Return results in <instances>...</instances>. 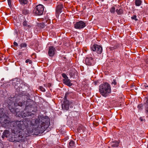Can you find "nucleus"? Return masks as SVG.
<instances>
[{
  "instance_id": "nucleus-1",
  "label": "nucleus",
  "mask_w": 148,
  "mask_h": 148,
  "mask_svg": "<svg viewBox=\"0 0 148 148\" xmlns=\"http://www.w3.org/2000/svg\"><path fill=\"white\" fill-rule=\"evenodd\" d=\"M25 96H19L14 98L13 102L10 99L8 101V107L13 113L19 117H28L23 121L10 122L7 113L4 112V109L0 108V123L5 128L11 129L14 137H10L9 140L12 142H18L23 143L26 140V137L29 134L33 132L40 134L45 131L50 124V119L47 116L38 115L36 118L35 115L30 112H24L23 115L19 114L20 110L16 107L22 106L25 102Z\"/></svg>"
},
{
  "instance_id": "nucleus-2",
  "label": "nucleus",
  "mask_w": 148,
  "mask_h": 148,
  "mask_svg": "<svg viewBox=\"0 0 148 148\" xmlns=\"http://www.w3.org/2000/svg\"><path fill=\"white\" fill-rule=\"evenodd\" d=\"M99 87L100 94L104 97H107L111 93L110 86L107 82L100 85Z\"/></svg>"
},
{
  "instance_id": "nucleus-3",
  "label": "nucleus",
  "mask_w": 148,
  "mask_h": 148,
  "mask_svg": "<svg viewBox=\"0 0 148 148\" xmlns=\"http://www.w3.org/2000/svg\"><path fill=\"white\" fill-rule=\"evenodd\" d=\"M44 10L43 6L41 4L37 5L33 10V13L36 15L40 16L43 14Z\"/></svg>"
},
{
  "instance_id": "nucleus-4",
  "label": "nucleus",
  "mask_w": 148,
  "mask_h": 148,
  "mask_svg": "<svg viewBox=\"0 0 148 148\" xmlns=\"http://www.w3.org/2000/svg\"><path fill=\"white\" fill-rule=\"evenodd\" d=\"M62 77L64 78L63 79V83L69 87L71 86L73 84L71 82V81L67 77L66 74L64 73L62 74Z\"/></svg>"
},
{
  "instance_id": "nucleus-5",
  "label": "nucleus",
  "mask_w": 148,
  "mask_h": 148,
  "mask_svg": "<svg viewBox=\"0 0 148 148\" xmlns=\"http://www.w3.org/2000/svg\"><path fill=\"white\" fill-rule=\"evenodd\" d=\"M86 26L84 22L80 21L76 22L74 25V27L77 29H81L84 28Z\"/></svg>"
},
{
  "instance_id": "nucleus-6",
  "label": "nucleus",
  "mask_w": 148,
  "mask_h": 148,
  "mask_svg": "<svg viewBox=\"0 0 148 148\" xmlns=\"http://www.w3.org/2000/svg\"><path fill=\"white\" fill-rule=\"evenodd\" d=\"M91 49L93 51H96L98 54H101L102 51V48L100 46L98 45L94 44L91 47Z\"/></svg>"
},
{
  "instance_id": "nucleus-7",
  "label": "nucleus",
  "mask_w": 148,
  "mask_h": 148,
  "mask_svg": "<svg viewBox=\"0 0 148 148\" xmlns=\"http://www.w3.org/2000/svg\"><path fill=\"white\" fill-rule=\"evenodd\" d=\"M48 50V54L49 56H53L56 52V49L53 46H50L49 47Z\"/></svg>"
},
{
  "instance_id": "nucleus-8",
  "label": "nucleus",
  "mask_w": 148,
  "mask_h": 148,
  "mask_svg": "<svg viewBox=\"0 0 148 148\" xmlns=\"http://www.w3.org/2000/svg\"><path fill=\"white\" fill-rule=\"evenodd\" d=\"M62 109L67 111L69 108V102L67 100H65L62 104Z\"/></svg>"
},
{
  "instance_id": "nucleus-9",
  "label": "nucleus",
  "mask_w": 148,
  "mask_h": 148,
  "mask_svg": "<svg viewBox=\"0 0 148 148\" xmlns=\"http://www.w3.org/2000/svg\"><path fill=\"white\" fill-rule=\"evenodd\" d=\"M93 61V58L90 56H88L86 58L85 60L86 64L87 65H90L92 64V62Z\"/></svg>"
},
{
  "instance_id": "nucleus-10",
  "label": "nucleus",
  "mask_w": 148,
  "mask_h": 148,
  "mask_svg": "<svg viewBox=\"0 0 148 148\" xmlns=\"http://www.w3.org/2000/svg\"><path fill=\"white\" fill-rule=\"evenodd\" d=\"M63 8V5L62 4L60 3L58 4L56 9V11L57 13L60 14L61 13L62 11V10Z\"/></svg>"
},
{
  "instance_id": "nucleus-11",
  "label": "nucleus",
  "mask_w": 148,
  "mask_h": 148,
  "mask_svg": "<svg viewBox=\"0 0 148 148\" xmlns=\"http://www.w3.org/2000/svg\"><path fill=\"white\" fill-rule=\"evenodd\" d=\"M77 71L74 69H70L69 71V74L70 77H71L74 78L75 77V75L77 74Z\"/></svg>"
},
{
  "instance_id": "nucleus-12",
  "label": "nucleus",
  "mask_w": 148,
  "mask_h": 148,
  "mask_svg": "<svg viewBox=\"0 0 148 148\" xmlns=\"http://www.w3.org/2000/svg\"><path fill=\"white\" fill-rule=\"evenodd\" d=\"M9 134L10 132L9 130H5L3 133L1 137L2 138H4L5 137L7 138L9 136Z\"/></svg>"
},
{
  "instance_id": "nucleus-13",
  "label": "nucleus",
  "mask_w": 148,
  "mask_h": 148,
  "mask_svg": "<svg viewBox=\"0 0 148 148\" xmlns=\"http://www.w3.org/2000/svg\"><path fill=\"white\" fill-rule=\"evenodd\" d=\"M23 26L25 27L26 28V27H28L29 28H30L32 26L31 25L29 24L27 21H24L22 23Z\"/></svg>"
},
{
  "instance_id": "nucleus-14",
  "label": "nucleus",
  "mask_w": 148,
  "mask_h": 148,
  "mask_svg": "<svg viewBox=\"0 0 148 148\" xmlns=\"http://www.w3.org/2000/svg\"><path fill=\"white\" fill-rule=\"evenodd\" d=\"M119 141H113L112 143L111 146L113 147H118L119 146Z\"/></svg>"
},
{
  "instance_id": "nucleus-15",
  "label": "nucleus",
  "mask_w": 148,
  "mask_h": 148,
  "mask_svg": "<svg viewBox=\"0 0 148 148\" xmlns=\"http://www.w3.org/2000/svg\"><path fill=\"white\" fill-rule=\"evenodd\" d=\"M22 14H23L26 15L29 13V11L26 8H24L22 10Z\"/></svg>"
},
{
  "instance_id": "nucleus-16",
  "label": "nucleus",
  "mask_w": 148,
  "mask_h": 148,
  "mask_svg": "<svg viewBox=\"0 0 148 148\" xmlns=\"http://www.w3.org/2000/svg\"><path fill=\"white\" fill-rule=\"evenodd\" d=\"M116 12L117 14L119 15L121 14L123 12V10L122 8H119V9H117L116 10Z\"/></svg>"
},
{
  "instance_id": "nucleus-17",
  "label": "nucleus",
  "mask_w": 148,
  "mask_h": 148,
  "mask_svg": "<svg viewBox=\"0 0 148 148\" xmlns=\"http://www.w3.org/2000/svg\"><path fill=\"white\" fill-rule=\"evenodd\" d=\"M142 3L141 0H136L135 4L136 6H140Z\"/></svg>"
},
{
  "instance_id": "nucleus-18",
  "label": "nucleus",
  "mask_w": 148,
  "mask_h": 148,
  "mask_svg": "<svg viewBox=\"0 0 148 148\" xmlns=\"http://www.w3.org/2000/svg\"><path fill=\"white\" fill-rule=\"evenodd\" d=\"M46 25H47V24H46V23L44 22H42L41 23H40L38 24V26L42 28H43Z\"/></svg>"
},
{
  "instance_id": "nucleus-19",
  "label": "nucleus",
  "mask_w": 148,
  "mask_h": 148,
  "mask_svg": "<svg viewBox=\"0 0 148 148\" xmlns=\"http://www.w3.org/2000/svg\"><path fill=\"white\" fill-rule=\"evenodd\" d=\"M19 1L21 4L24 5L27 4L28 2L27 0H19Z\"/></svg>"
},
{
  "instance_id": "nucleus-20",
  "label": "nucleus",
  "mask_w": 148,
  "mask_h": 148,
  "mask_svg": "<svg viewBox=\"0 0 148 148\" xmlns=\"http://www.w3.org/2000/svg\"><path fill=\"white\" fill-rule=\"evenodd\" d=\"M141 87L142 89H145L148 87V86L146 83H144L141 85Z\"/></svg>"
},
{
  "instance_id": "nucleus-21",
  "label": "nucleus",
  "mask_w": 148,
  "mask_h": 148,
  "mask_svg": "<svg viewBox=\"0 0 148 148\" xmlns=\"http://www.w3.org/2000/svg\"><path fill=\"white\" fill-rule=\"evenodd\" d=\"M137 108L140 110H141L143 109V106L142 104H139L137 106Z\"/></svg>"
},
{
  "instance_id": "nucleus-22",
  "label": "nucleus",
  "mask_w": 148,
  "mask_h": 148,
  "mask_svg": "<svg viewBox=\"0 0 148 148\" xmlns=\"http://www.w3.org/2000/svg\"><path fill=\"white\" fill-rule=\"evenodd\" d=\"M27 45L25 43H22L20 45V47L21 48H26L27 46Z\"/></svg>"
},
{
  "instance_id": "nucleus-23",
  "label": "nucleus",
  "mask_w": 148,
  "mask_h": 148,
  "mask_svg": "<svg viewBox=\"0 0 148 148\" xmlns=\"http://www.w3.org/2000/svg\"><path fill=\"white\" fill-rule=\"evenodd\" d=\"M75 144L73 140H71L69 143L70 146L71 147H74L75 145Z\"/></svg>"
},
{
  "instance_id": "nucleus-24",
  "label": "nucleus",
  "mask_w": 148,
  "mask_h": 148,
  "mask_svg": "<svg viewBox=\"0 0 148 148\" xmlns=\"http://www.w3.org/2000/svg\"><path fill=\"white\" fill-rule=\"evenodd\" d=\"M110 12L113 14H114L115 11V8L114 7H112L110 9Z\"/></svg>"
},
{
  "instance_id": "nucleus-25",
  "label": "nucleus",
  "mask_w": 148,
  "mask_h": 148,
  "mask_svg": "<svg viewBox=\"0 0 148 148\" xmlns=\"http://www.w3.org/2000/svg\"><path fill=\"white\" fill-rule=\"evenodd\" d=\"M25 62L26 63H29V64H32V61L29 59H27L25 61Z\"/></svg>"
},
{
  "instance_id": "nucleus-26",
  "label": "nucleus",
  "mask_w": 148,
  "mask_h": 148,
  "mask_svg": "<svg viewBox=\"0 0 148 148\" xmlns=\"http://www.w3.org/2000/svg\"><path fill=\"white\" fill-rule=\"evenodd\" d=\"M145 113L146 114H148V104L145 107Z\"/></svg>"
},
{
  "instance_id": "nucleus-27",
  "label": "nucleus",
  "mask_w": 148,
  "mask_h": 148,
  "mask_svg": "<svg viewBox=\"0 0 148 148\" xmlns=\"http://www.w3.org/2000/svg\"><path fill=\"white\" fill-rule=\"evenodd\" d=\"M40 90L42 92H45V90L44 88L42 86H40Z\"/></svg>"
},
{
  "instance_id": "nucleus-28",
  "label": "nucleus",
  "mask_w": 148,
  "mask_h": 148,
  "mask_svg": "<svg viewBox=\"0 0 148 148\" xmlns=\"http://www.w3.org/2000/svg\"><path fill=\"white\" fill-rule=\"evenodd\" d=\"M131 18L132 19H134L136 21L138 20L136 18V15H134L133 16H132L131 17Z\"/></svg>"
},
{
  "instance_id": "nucleus-29",
  "label": "nucleus",
  "mask_w": 148,
  "mask_h": 148,
  "mask_svg": "<svg viewBox=\"0 0 148 148\" xmlns=\"http://www.w3.org/2000/svg\"><path fill=\"white\" fill-rule=\"evenodd\" d=\"M9 6L10 7L12 6V4L11 0H7Z\"/></svg>"
},
{
  "instance_id": "nucleus-30",
  "label": "nucleus",
  "mask_w": 148,
  "mask_h": 148,
  "mask_svg": "<svg viewBox=\"0 0 148 148\" xmlns=\"http://www.w3.org/2000/svg\"><path fill=\"white\" fill-rule=\"evenodd\" d=\"M112 84H114V85H116V80L115 79H114L112 82Z\"/></svg>"
},
{
  "instance_id": "nucleus-31",
  "label": "nucleus",
  "mask_w": 148,
  "mask_h": 148,
  "mask_svg": "<svg viewBox=\"0 0 148 148\" xmlns=\"http://www.w3.org/2000/svg\"><path fill=\"white\" fill-rule=\"evenodd\" d=\"M2 58H4L5 61H6L8 58V56H2Z\"/></svg>"
},
{
  "instance_id": "nucleus-32",
  "label": "nucleus",
  "mask_w": 148,
  "mask_h": 148,
  "mask_svg": "<svg viewBox=\"0 0 148 148\" xmlns=\"http://www.w3.org/2000/svg\"><path fill=\"white\" fill-rule=\"evenodd\" d=\"M13 81L14 82H13V85H15V83H16V84H18V81H17V80H14Z\"/></svg>"
},
{
  "instance_id": "nucleus-33",
  "label": "nucleus",
  "mask_w": 148,
  "mask_h": 148,
  "mask_svg": "<svg viewBox=\"0 0 148 148\" xmlns=\"http://www.w3.org/2000/svg\"><path fill=\"white\" fill-rule=\"evenodd\" d=\"M13 45L14 46L16 47H17L18 46V44L16 42H14L13 43Z\"/></svg>"
},
{
  "instance_id": "nucleus-34",
  "label": "nucleus",
  "mask_w": 148,
  "mask_h": 148,
  "mask_svg": "<svg viewBox=\"0 0 148 148\" xmlns=\"http://www.w3.org/2000/svg\"><path fill=\"white\" fill-rule=\"evenodd\" d=\"M46 24H49L50 23V21L49 20H47L46 21Z\"/></svg>"
},
{
  "instance_id": "nucleus-35",
  "label": "nucleus",
  "mask_w": 148,
  "mask_h": 148,
  "mask_svg": "<svg viewBox=\"0 0 148 148\" xmlns=\"http://www.w3.org/2000/svg\"><path fill=\"white\" fill-rule=\"evenodd\" d=\"M56 48V49L58 51L60 50L61 49V47L60 46H57Z\"/></svg>"
},
{
  "instance_id": "nucleus-36",
  "label": "nucleus",
  "mask_w": 148,
  "mask_h": 148,
  "mask_svg": "<svg viewBox=\"0 0 148 148\" xmlns=\"http://www.w3.org/2000/svg\"><path fill=\"white\" fill-rule=\"evenodd\" d=\"M144 61L147 64H148V58H146V59H145Z\"/></svg>"
},
{
  "instance_id": "nucleus-37",
  "label": "nucleus",
  "mask_w": 148,
  "mask_h": 148,
  "mask_svg": "<svg viewBox=\"0 0 148 148\" xmlns=\"http://www.w3.org/2000/svg\"><path fill=\"white\" fill-rule=\"evenodd\" d=\"M108 49H110V50H113L114 49V47H109Z\"/></svg>"
},
{
  "instance_id": "nucleus-38",
  "label": "nucleus",
  "mask_w": 148,
  "mask_h": 148,
  "mask_svg": "<svg viewBox=\"0 0 148 148\" xmlns=\"http://www.w3.org/2000/svg\"><path fill=\"white\" fill-rule=\"evenodd\" d=\"M4 58H2V56H0V61H4Z\"/></svg>"
},
{
  "instance_id": "nucleus-39",
  "label": "nucleus",
  "mask_w": 148,
  "mask_h": 148,
  "mask_svg": "<svg viewBox=\"0 0 148 148\" xmlns=\"http://www.w3.org/2000/svg\"><path fill=\"white\" fill-rule=\"evenodd\" d=\"M143 118H143V117H140V120L141 121H143V120H145L144 119H143Z\"/></svg>"
},
{
  "instance_id": "nucleus-40",
  "label": "nucleus",
  "mask_w": 148,
  "mask_h": 148,
  "mask_svg": "<svg viewBox=\"0 0 148 148\" xmlns=\"http://www.w3.org/2000/svg\"><path fill=\"white\" fill-rule=\"evenodd\" d=\"M0 148H3V145L0 143Z\"/></svg>"
},
{
  "instance_id": "nucleus-41",
  "label": "nucleus",
  "mask_w": 148,
  "mask_h": 148,
  "mask_svg": "<svg viewBox=\"0 0 148 148\" xmlns=\"http://www.w3.org/2000/svg\"><path fill=\"white\" fill-rule=\"evenodd\" d=\"M51 29L52 28H53L54 27L53 26V25H51Z\"/></svg>"
},
{
  "instance_id": "nucleus-42",
  "label": "nucleus",
  "mask_w": 148,
  "mask_h": 148,
  "mask_svg": "<svg viewBox=\"0 0 148 148\" xmlns=\"http://www.w3.org/2000/svg\"><path fill=\"white\" fill-rule=\"evenodd\" d=\"M64 59H65L66 58L65 57H64Z\"/></svg>"
},
{
  "instance_id": "nucleus-43",
  "label": "nucleus",
  "mask_w": 148,
  "mask_h": 148,
  "mask_svg": "<svg viewBox=\"0 0 148 148\" xmlns=\"http://www.w3.org/2000/svg\"><path fill=\"white\" fill-rule=\"evenodd\" d=\"M33 55H34V54H33L32 55V56H33Z\"/></svg>"
},
{
  "instance_id": "nucleus-44",
  "label": "nucleus",
  "mask_w": 148,
  "mask_h": 148,
  "mask_svg": "<svg viewBox=\"0 0 148 148\" xmlns=\"http://www.w3.org/2000/svg\"><path fill=\"white\" fill-rule=\"evenodd\" d=\"M30 148H32V147H31Z\"/></svg>"
}]
</instances>
